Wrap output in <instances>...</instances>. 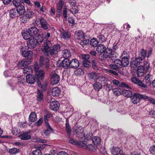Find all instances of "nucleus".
<instances>
[{
    "label": "nucleus",
    "mask_w": 155,
    "mask_h": 155,
    "mask_svg": "<svg viewBox=\"0 0 155 155\" xmlns=\"http://www.w3.org/2000/svg\"><path fill=\"white\" fill-rule=\"evenodd\" d=\"M94 87L95 90L98 91L102 87L101 84L99 82H95L94 84Z\"/></svg>",
    "instance_id": "nucleus-48"
},
{
    "label": "nucleus",
    "mask_w": 155,
    "mask_h": 155,
    "mask_svg": "<svg viewBox=\"0 0 155 155\" xmlns=\"http://www.w3.org/2000/svg\"><path fill=\"white\" fill-rule=\"evenodd\" d=\"M147 98L146 99H147L149 102L153 104H155V99L152 97H149L147 96Z\"/></svg>",
    "instance_id": "nucleus-59"
},
{
    "label": "nucleus",
    "mask_w": 155,
    "mask_h": 155,
    "mask_svg": "<svg viewBox=\"0 0 155 155\" xmlns=\"http://www.w3.org/2000/svg\"><path fill=\"white\" fill-rule=\"evenodd\" d=\"M30 33V35L32 37H34L36 36L38 33V30L36 27H31L28 29Z\"/></svg>",
    "instance_id": "nucleus-18"
},
{
    "label": "nucleus",
    "mask_w": 155,
    "mask_h": 155,
    "mask_svg": "<svg viewBox=\"0 0 155 155\" xmlns=\"http://www.w3.org/2000/svg\"><path fill=\"white\" fill-rule=\"evenodd\" d=\"M64 5L63 1H60L57 4V8L58 10L61 11Z\"/></svg>",
    "instance_id": "nucleus-52"
},
{
    "label": "nucleus",
    "mask_w": 155,
    "mask_h": 155,
    "mask_svg": "<svg viewBox=\"0 0 155 155\" xmlns=\"http://www.w3.org/2000/svg\"><path fill=\"white\" fill-rule=\"evenodd\" d=\"M9 15L11 18H14L18 16V13L15 9H12L9 12Z\"/></svg>",
    "instance_id": "nucleus-33"
},
{
    "label": "nucleus",
    "mask_w": 155,
    "mask_h": 155,
    "mask_svg": "<svg viewBox=\"0 0 155 155\" xmlns=\"http://www.w3.org/2000/svg\"><path fill=\"white\" fill-rule=\"evenodd\" d=\"M30 132H23L22 134L19 135V137L22 140H28L31 138V136L28 134Z\"/></svg>",
    "instance_id": "nucleus-25"
},
{
    "label": "nucleus",
    "mask_w": 155,
    "mask_h": 155,
    "mask_svg": "<svg viewBox=\"0 0 155 155\" xmlns=\"http://www.w3.org/2000/svg\"><path fill=\"white\" fill-rule=\"evenodd\" d=\"M23 0H13L12 3L15 8L22 5V4Z\"/></svg>",
    "instance_id": "nucleus-39"
},
{
    "label": "nucleus",
    "mask_w": 155,
    "mask_h": 155,
    "mask_svg": "<svg viewBox=\"0 0 155 155\" xmlns=\"http://www.w3.org/2000/svg\"><path fill=\"white\" fill-rule=\"evenodd\" d=\"M51 83L53 85L57 84L60 80V76L55 71H53L50 74Z\"/></svg>",
    "instance_id": "nucleus-5"
},
{
    "label": "nucleus",
    "mask_w": 155,
    "mask_h": 155,
    "mask_svg": "<svg viewBox=\"0 0 155 155\" xmlns=\"http://www.w3.org/2000/svg\"><path fill=\"white\" fill-rule=\"evenodd\" d=\"M114 64H110V67L111 68L118 70L119 68L123 67L121 61L118 59H116L114 61Z\"/></svg>",
    "instance_id": "nucleus-9"
},
{
    "label": "nucleus",
    "mask_w": 155,
    "mask_h": 155,
    "mask_svg": "<svg viewBox=\"0 0 155 155\" xmlns=\"http://www.w3.org/2000/svg\"><path fill=\"white\" fill-rule=\"evenodd\" d=\"M103 53L104 57L106 58L108 57H114L115 53L114 51H112V49L110 48H106V50Z\"/></svg>",
    "instance_id": "nucleus-11"
},
{
    "label": "nucleus",
    "mask_w": 155,
    "mask_h": 155,
    "mask_svg": "<svg viewBox=\"0 0 155 155\" xmlns=\"http://www.w3.org/2000/svg\"><path fill=\"white\" fill-rule=\"evenodd\" d=\"M74 130L77 134H82L83 132L82 127L80 125H77L74 127Z\"/></svg>",
    "instance_id": "nucleus-41"
},
{
    "label": "nucleus",
    "mask_w": 155,
    "mask_h": 155,
    "mask_svg": "<svg viewBox=\"0 0 155 155\" xmlns=\"http://www.w3.org/2000/svg\"><path fill=\"white\" fill-rule=\"evenodd\" d=\"M23 72L24 74H27V75H31L32 73V69L29 66H27L23 68Z\"/></svg>",
    "instance_id": "nucleus-29"
},
{
    "label": "nucleus",
    "mask_w": 155,
    "mask_h": 155,
    "mask_svg": "<svg viewBox=\"0 0 155 155\" xmlns=\"http://www.w3.org/2000/svg\"><path fill=\"white\" fill-rule=\"evenodd\" d=\"M92 140L93 143L95 145H99L101 143V139L98 137L95 136L93 137Z\"/></svg>",
    "instance_id": "nucleus-35"
},
{
    "label": "nucleus",
    "mask_w": 155,
    "mask_h": 155,
    "mask_svg": "<svg viewBox=\"0 0 155 155\" xmlns=\"http://www.w3.org/2000/svg\"><path fill=\"white\" fill-rule=\"evenodd\" d=\"M70 61L68 58H65L60 63V66L66 69L70 66Z\"/></svg>",
    "instance_id": "nucleus-24"
},
{
    "label": "nucleus",
    "mask_w": 155,
    "mask_h": 155,
    "mask_svg": "<svg viewBox=\"0 0 155 155\" xmlns=\"http://www.w3.org/2000/svg\"><path fill=\"white\" fill-rule=\"evenodd\" d=\"M41 27L44 30L47 29L49 25L46 20L43 18H41L40 21Z\"/></svg>",
    "instance_id": "nucleus-21"
},
{
    "label": "nucleus",
    "mask_w": 155,
    "mask_h": 155,
    "mask_svg": "<svg viewBox=\"0 0 155 155\" xmlns=\"http://www.w3.org/2000/svg\"><path fill=\"white\" fill-rule=\"evenodd\" d=\"M51 43L49 41L46 40L44 45L41 48V50L45 53H48L49 51L50 48L51 47Z\"/></svg>",
    "instance_id": "nucleus-10"
},
{
    "label": "nucleus",
    "mask_w": 155,
    "mask_h": 155,
    "mask_svg": "<svg viewBox=\"0 0 155 155\" xmlns=\"http://www.w3.org/2000/svg\"><path fill=\"white\" fill-rule=\"evenodd\" d=\"M111 153L114 155H124L120 154L121 150L120 147H114L111 149Z\"/></svg>",
    "instance_id": "nucleus-17"
},
{
    "label": "nucleus",
    "mask_w": 155,
    "mask_h": 155,
    "mask_svg": "<svg viewBox=\"0 0 155 155\" xmlns=\"http://www.w3.org/2000/svg\"><path fill=\"white\" fill-rule=\"evenodd\" d=\"M50 134V132L48 130L46 129L43 132V136L45 138H48Z\"/></svg>",
    "instance_id": "nucleus-54"
},
{
    "label": "nucleus",
    "mask_w": 155,
    "mask_h": 155,
    "mask_svg": "<svg viewBox=\"0 0 155 155\" xmlns=\"http://www.w3.org/2000/svg\"><path fill=\"white\" fill-rule=\"evenodd\" d=\"M84 71L81 68H79L74 72V74L77 76H79L83 75Z\"/></svg>",
    "instance_id": "nucleus-44"
},
{
    "label": "nucleus",
    "mask_w": 155,
    "mask_h": 155,
    "mask_svg": "<svg viewBox=\"0 0 155 155\" xmlns=\"http://www.w3.org/2000/svg\"><path fill=\"white\" fill-rule=\"evenodd\" d=\"M113 92L114 94L118 96L122 94V90L120 89H114L113 90Z\"/></svg>",
    "instance_id": "nucleus-47"
},
{
    "label": "nucleus",
    "mask_w": 155,
    "mask_h": 155,
    "mask_svg": "<svg viewBox=\"0 0 155 155\" xmlns=\"http://www.w3.org/2000/svg\"><path fill=\"white\" fill-rule=\"evenodd\" d=\"M33 155H42V153L39 149H37L33 151L32 152Z\"/></svg>",
    "instance_id": "nucleus-55"
},
{
    "label": "nucleus",
    "mask_w": 155,
    "mask_h": 155,
    "mask_svg": "<svg viewBox=\"0 0 155 155\" xmlns=\"http://www.w3.org/2000/svg\"><path fill=\"white\" fill-rule=\"evenodd\" d=\"M4 75L6 77L11 76L12 73L11 70H5L4 72Z\"/></svg>",
    "instance_id": "nucleus-51"
},
{
    "label": "nucleus",
    "mask_w": 155,
    "mask_h": 155,
    "mask_svg": "<svg viewBox=\"0 0 155 155\" xmlns=\"http://www.w3.org/2000/svg\"><path fill=\"white\" fill-rule=\"evenodd\" d=\"M37 119V115L36 113L34 112L31 113L29 116V120L31 122H34Z\"/></svg>",
    "instance_id": "nucleus-34"
},
{
    "label": "nucleus",
    "mask_w": 155,
    "mask_h": 155,
    "mask_svg": "<svg viewBox=\"0 0 155 155\" xmlns=\"http://www.w3.org/2000/svg\"><path fill=\"white\" fill-rule=\"evenodd\" d=\"M69 3L71 5H72V6H71L70 11L73 14H77L78 12V7L75 5L76 3L75 1L72 0L70 1Z\"/></svg>",
    "instance_id": "nucleus-14"
},
{
    "label": "nucleus",
    "mask_w": 155,
    "mask_h": 155,
    "mask_svg": "<svg viewBox=\"0 0 155 155\" xmlns=\"http://www.w3.org/2000/svg\"><path fill=\"white\" fill-rule=\"evenodd\" d=\"M147 98V95H145L140 94L139 93H135L132 97L131 101L134 104H137L139 102L141 98L144 99Z\"/></svg>",
    "instance_id": "nucleus-7"
},
{
    "label": "nucleus",
    "mask_w": 155,
    "mask_h": 155,
    "mask_svg": "<svg viewBox=\"0 0 155 155\" xmlns=\"http://www.w3.org/2000/svg\"><path fill=\"white\" fill-rule=\"evenodd\" d=\"M20 52L22 56L26 57L28 56L30 54V51L25 46H22L20 49Z\"/></svg>",
    "instance_id": "nucleus-16"
},
{
    "label": "nucleus",
    "mask_w": 155,
    "mask_h": 155,
    "mask_svg": "<svg viewBox=\"0 0 155 155\" xmlns=\"http://www.w3.org/2000/svg\"><path fill=\"white\" fill-rule=\"evenodd\" d=\"M16 8L18 13L20 15H23L25 12V7L22 5Z\"/></svg>",
    "instance_id": "nucleus-30"
},
{
    "label": "nucleus",
    "mask_w": 155,
    "mask_h": 155,
    "mask_svg": "<svg viewBox=\"0 0 155 155\" xmlns=\"http://www.w3.org/2000/svg\"><path fill=\"white\" fill-rule=\"evenodd\" d=\"M43 41L42 38L37 39L34 37H31L28 41L27 45L28 48L33 49L35 48L37 45L40 44Z\"/></svg>",
    "instance_id": "nucleus-2"
},
{
    "label": "nucleus",
    "mask_w": 155,
    "mask_h": 155,
    "mask_svg": "<svg viewBox=\"0 0 155 155\" xmlns=\"http://www.w3.org/2000/svg\"><path fill=\"white\" fill-rule=\"evenodd\" d=\"M145 80L147 84H151L152 81V75L150 74H147L145 78Z\"/></svg>",
    "instance_id": "nucleus-43"
},
{
    "label": "nucleus",
    "mask_w": 155,
    "mask_h": 155,
    "mask_svg": "<svg viewBox=\"0 0 155 155\" xmlns=\"http://www.w3.org/2000/svg\"><path fill=\"white\" fill-rule=\"evenodd\" d=\"M34 69L36 74H35V77L37 79L38 81L42 79L44 75V71L42 69L39 70V67L37 62L34 64Z\"/></svg>",
    "instance_id": "nucleus-4"
},
{
    "label": "nucleus",
    "mask_w": 155,
    "mask_h": 155,
    "mask_svg": "<svg viewBox=\"0 0 155 155\" xmlns=\"http://www.w3.org/2000/svg\"><path fill=\"white\" fill-rule=\"evenodd\" d=\"M106 47L105 45L102 44H100L97 47L96 51L100 54H102L106 50Z\"/></svg>",
    "instance_id": "nucleus-23"
},
{
    "label": "nucleus",
    "mask_w": 155,
    "mask_h": 155,
    "mask_svg": "<svg viewBox=\"0 0 155 155\" xmlns=\"http://www.w3.org/2000/svg\"><path fill=\"white\" fill-rule=\"evenodd\" d=\"M144 66H140L138 67L137 71V74L138 77L143 76L144 74V71L147 72L150 67V64L147 61H144Z\"/></svg>",
    "instance_id": "nucleus-3"
},
{
    "label": "nucleus",
    "mask_w": 155,
    "mask_h": 155,
    "mask_svg": "<svg viewBox=\"0 0 155 155\" xmlns=\"http://www.w3.org/2000/svg\"><path fill=\"white\" fill-rule=\"evenodd\" d=\"M121 61L123 67L127 66L129 63L128 58L126 57H123Z\"/></svg>",
    "instance_id": "nucleus-38"
},
{
    "label": "nucleus",
    "mask_w": 155,
    "mask_h": 155,
    "mask_svg": "<svg viewBox=\"0 0 155 155\" xmlns=\"http://www.w3.org/2000/svg\"><path fill=\"white\" fill-rule=\"evenodd\" d=\"M147 54L146 51L143 49H142L140 51L138 57L136 58L135 60L132 61L131 64L132 66L134 65V67H137L142 63L144 59L146 56Z\"/></svg>",
    "instance_id": "nucleus-1"
},
{
    "label": "nucleus",
    "mask_w": 155,
    "mask_h": 155,
    "mask_svg": "<svg viewBox=\"0 0 155 155\" xmlns=\"http://www.w3.org/2000/svg\"><path fill=\"white\" fill-rule=\"evenodd\" d=\"M60 45L56 44L54 45L52 49L50 51L51 55H52L56 54L58 51H60Z\"/></svg>",
    "instance_id": "nucleus-20"
},
{
    "label": "nucleus",
    "mask_w": 155,
    "mask_h": 155,
    "mask_svg": "<svg viewBox=\"0 0 155 155\" xmlns=\"http://www.w3.org/2000/svg\"><path fill=\"white\" fill-rule=\"evenodd\" d=\"M21 33L23 38L26 40L30 39L31 38L30 37H32L30 35L28 29L26 30L22 31Z\"/></svg>",
    "instance_id": "nucleus-28"
},
{
    "label": "nucleus",
    "mask_w": 155,
    "mask_h": 155,
    "mask_svg": "<svg viewBox=\"0 0 155 155\" xmlns=\"http://www.w3.org/2000/svg\"><path fill=\"white\" fill-rule=\"evenodd\" d=\"M131 80L133 82L137 84L141 87L146 88L147 87V86L146 84L143 83L141 80H139L136 77H132Z\"/></svg>",
    "instance_id": "nucleus-13"
},
{
    "label": "nucleus",
    "mask_w": 155,
    "mask_h": 155,
    "mask_svg": "<svg viewBox=\"0 0 155 155\" xmlns=\"http://www.w3.org/2000/svg\"><path fill=\"white\" fill-rule=\"evenodd\" d=\"M43 96L42 91L38 90L37 96V101H41L43 100Z\"/></svg>",
    "instance_id": "nucleus-46"
},
{
    "label": "nucleus",
    "mask_w": 155,
    "mask_h": 155,
    "mask_svg": "<svg viewBox=\"0 0 155 155\" xmlns=\"http://www.w3.org/2000/svg\"><path fill=\"white\" fill-rule=\"evenodd\" d=\"M43 122V120L42 118H40L37 122H36L35 124L37 126L41 125Z\"/></svg>",
    "instance_id": "nucleus-62"
},
{
    "label": "nucleus",
    "mask_w": 155,
    "mask_h": 155,
    "mask_svg": "<svg viewBox=\"0 0 155 155\" xmlns=\"http://www.w3.org/2000/svg\"><path fill=\"white\" fill-rule=\"evenodd\" d=\"M92 67L93 68L97 70V61L95 60H93L92 61Z\"/></svg>",
    "instance_id": "nucleus-60"
},
{
    "label": "nucleus",
    "mask_w": 155,
    "mask_h": 155,
    "mask_svg": "<svg viewBox=\"0 0 155 155\" xmlns=\"http://www.w3.org/2000/svg\"><path fill=\"white\" fill-rule=\"evenodd\" d=\"M79 62L76 59L72 60L70 61V67L72 68H76L78 67Z\"/></svg>",
    "instance_id": "nucleus-22"
},
{
    "label": "nucleus",
    "mask_w": 155,
    "mask_h": 155,
    "mask_svg": "<svg viewBox=\"0 0 155 155\" xmlns=\"http://www.w3.org/2000/svg\"><path fill=\"white\" fill-rule=\"evenodd\" d=\"M150 150L153 154H155V145L151 146L150 148Z\"/></svg>",
    "instance_id": "nucleus-63"
},
{
    "label": "nucleus",
    "mask_w": 155,
    "mask_h": 155,
    "mask_svg": "<svg viewBox=\"0 0 155 155\" xmlns=\"http://www.w3.org/2000/svg\"><path fill=\"white\" fill-rule=\"evenodd\" d=\"M19 149L15 148H13L9 149V152L10 153L12 154H15L19 152Z\"/></svg>",
    "instance_id": "nucleus-50"
},
{
    "label": "nucleus",
    "mask_w": 155,
    "mask_h": 155,
    "mask_svg": "<svg viewBox=\"0 0 155 155\" xmlns=\"http://www.w3.org/2000/svg\"><path fill=\"white\" fill-rule=\"evenodd\" d=\"M100 155H109L106 151L105 148L103 147H101L100 148Z\"/></svg>",
    "instance_id": "nucleus-53"
},
{
    "label": "nucleus",
    "mask_w": 155,
    "mask_h": 155,
    "mask_svg": "<svg viewBox=\"0 0 155 155\" xmlns=\"http://www.w3.org/2000/svg\"><path fill=\"white\" fill-rule=\"evenodd\" d=\"M105 83L106 84L105 82ZM104 86L106 90L108 91H110L112 88L111 85L107 84H105Z\"/></svg>",
    "instance_id": "nucleus-58"
},
{
    "label": "nucleus",
    "mask_w": 155,
    "mask_h": 155,
    "mask_svg": "<svg viewBox=\"0 0 155 155\" xmlns=\"http://www.w3.org/2000/svg\"><path fill=\"white\" fill-rule=\"evenodd\" d=\"M89 77L91 79H97L98 78V75L95 72H92L88 74Z\"/></svg>",
    "instance_id": "nucleus-45"
},
{
    "label": "nucleus",
    "mask_w": 155,
    "mask_h": 155,
    "mask_svg": "<svg viewBox=\"0 0 155 155\" xmlns=\"http://www.w3.org/2000/svg\"><path fill=\"white\" fill-rule=\"evenodd\" d=\"M52 116V114L49 112H48L47 114L44 115V119L45 121L47 120L48 118Z\"/></svg>",
    "instance_id": "nucleus-64"
},
{
    "label": "nucleus",
    "mask_w": 155,
    "mask_h": 155,
    "mask_svg": "<svg viewBox=\"0 0 155 155\" xmlns=\"http://www.w3.org/2000/svg\"><path fill=\"white\" fill-rule=\"evenodd\" d=\"M89 39L87 38V37L85 36L79 42L80 44L83 47L84 45H87L89 44Z\"/></svg>",
    "instance_id": "nucleus-36"
},
{
    "label": "nucleus",
    "mask_w": 155,
    "mask_h": 155,
    "mask_svg": "<svg viewBox=\"0 0 155 155\" xmlns=\"http://www.w3.org/2000/svg\"><path fill=\"white\" fill-rule=\"evenodd\" d=\"M30 64V61H21L18 63L17 66L18 68H21L22 67L28 65Z\"/></svg>",
    "instance_id": "nucleus-31"
},
{
    "label": "nucleus",
    "mask_w": 155,
    "mask_h": 155,
    "mask_svg": "<svg viewBox=\"0 0 155 155\" xmlns=\"http://www.w3.org/2000/svg\"><path fill=\"white\" fill-rule=\"evenodd\" d=\"M35 77L31 74L29 75H26V81L27 82L30 84H33L34 83L35 81Z\"/></svg>",
    "instance_id": "nucleus-26"
},
{
    "label": "nucleus",
    "mask_w": 155,
    "mask_h": 155,
    "mask_svg": "<svg viewBox=\"0 0 155 155\" xmlns=\"http://www.w3.org/2000/svg\"><path fill=\"white\" fill-rule=\"evenodd\" d=\"M60 106L59 102L57 101H54L50 103L49 108L51 110L56 111L58 110Z\"/></svg>",
    "instance_id": "nucleus-15"
},
{
    "label": "nucleus",
    "mask_w": 155,
    "mask_h": 155,
    "mask_svg": "<svg viewBox=\"0 0 155 155\" xmlns=\"http://www.w3.org/2000/svg\"><path fill=\"white\" fill-rule=\"evenodd\" d=\"M122 94L125 97H130L132 95V92L129 90H122Z\"/></svg>",
    "instance_id": "nucleus-37"
},
{
    "label": "nucleus",
    "mask_w": 155,
    "mask_h": 155,
    "mask_svg": "<svg viewBox=\"0 0 155 155\" xmlns=\"http://www.w3.org/2000/svg\"><path fill=\"white\" fill-rule=\"evenodd\" d=\"M62 55L63 58H68L71 55L70 51L67 49H64L62 51Z\"/></svg>",
    "instance_id": "nucleus-32"
},
{
    "label": "nucleus",
    "mask_w": 155,
    "mask_h": 155,
    "mask_svg": "<svg viewBox=\"0 0 155 155\" xmlns=\"http://www.w3.org/2000/svg\"><path fill=\"white\" fill-rule=\"evenodd\" d=\"M63 15L64 18H65L66 19L67 18V12L66 7H64L63 8Z\"/></svg>",
    "instance_id": "nucleus-61"
},
{
    "label": "nucleus",
    "mask_w": 155,
    "mask_h": 155,
    "mask_svg": "<svg viewBox=\"0 0 155 155\" xmlns=\"http://www.w3.org/2000/svg\"><path fill=\"white\" fill-rule=\"evenodd\" d=\"M34 12L31 10L27 11V12L25 14L26 17L28 19L32 18L34 16Z\"/></svg>",
    "instance_id": "nucleus-40"
},
{
    "label": "nucleus",
    "mask_w": 155,
    "mask_h": 155,
    "mask_svg": "<svg viewBox=\"0 0 155 155\" xmlns=\"http://www.w3.org/2000/svg\"><path fill=\"white\" fill-rule=\"evenodd\" d=\"M59 31L61 33V37L64 39H68L71 37V34L69 31H65L63 28H60Z\"/></svg>",
    "instance_id": "nucleus-12"
},
{
    "label": "nucleus",
    "mask_w": 155,
    "mask_h": 155,
    "mask_svg": "<svg viewBox=\"0 0 155 155\" xmlns=\"http://www.w3.org/2000/svg\"><path fill=\"white\" fill-rule=\"evenodd\" d=\"M86 149L90 150L93 151L95 150V147L91 144H89L87 145Z\"/></svg>",
    "instance_id": "nucleus-57"
},
{
    "label": "nucleus",
    "mask_w": 155,
    "mask_h": 155,
    "mask_svg": "<svg viewBox=\"0 0 155 155\" xmlns=\"http://www.w3.org/2000/svg\"><path fill=\"white\" fill-rule=\"evenodd\" d=\"M45 126L47 130H50L51 131H53L52 128L51 127L47 121H45Z\"/></svg>",
    "instance_id": "nucleus-56"
},
{
    "label": "nucleus",
    "mask_w": 155,
    "mask_h": 155,
    "mask_svg": "<svg viewBox=\"0 0 155 155\" xmlns=\"http://www.w3.org/2000/svg\"><path fill=\"white\" fill-rule=\"evenodd\" d=\"M61 91V89L59 87H54L52 90L51 95L54 97L58 96L60 94Z\"/></svg>",
    "instance_id": "nucleus-27"
},
{
    "label": "nucleus",
    "mask_w": 155,
    "mask_h": 155,
    "mask_svg": "<svg viewBox=\"0 0 155 155\" xmlns=\"http://www.w3.org/2000/svg\"><path fill=\"white\" fill-rule=\"evenodd\" d=\"M69 107L70 108V110L69 111H66L65 114L68 115L67 117V119H66V130L68 133V134H70L71 132V128L69 124L68 118L71 116L73 111L74 109L72 108L71 106H69Z\"/></svg>",
    "instance_id": "nucleus-6"
},
{
    "label": "nucleus",
    "mask_w": 155,
    "mask_h": 155,
    "mask_svg": "<svg viewBox=\"0 0 155 155\" xmlns=\"http://www.w3.org/2000/svg\"><path fill=\"white\" fill-rule=\"evenodd\" d=\"M84 37V33L81 31H78L75 33L74 37L77 40L80 41Z\"/></svg>",
    "instance_id": "nucleus-19"
},
{
    "label": "nucleus",
    "mask_w": 155,
    "mask_h": 155,
    "mask_svg": "<svg viewBox=\"0 0 155 155\" xmlns=\"http://www.w3.org/2000/svg\"><path fill=\"white\" fill-rule=\"evenodd\" d=\"M40 64L42 67L48 68L49 67V60L46 57L41 56L39 60Z\"/></svg>",
    "instance_id": "nucleus-8"
},
{
    "label": "nucleus",
    "mask_w": 155,
    "mask_h": 155,
    "mask_svg": "<svg viewBox=\"0 0 155 155\" xmlns=\"http://www.w3.org/2000/svg\"><path fill=\"white\" fill-rule=\"evenodd\" d=\"M97 38L100 42L103 43L106 41V39L104 35L100 34L97 36Z\"/></svg>",
    "instance_id": "nucleus-49"
},
{
    "label": "nucleus",
    "mask_w": 155,
    "mask_h": 155,
    "mask_svg": "<svg viewBox=\"0 0 155 155\" xmlns=\"http://www.w3.org/2000/svg\"><path fill=\"white\" fill-rule=\"evenodd\" d=\"M98 43V41L95 38H94L90 41L91 45L94 47H97Z\"/></svg>",
    "instance_id": "nucleus-42"
}]
</instances>
